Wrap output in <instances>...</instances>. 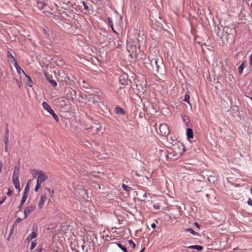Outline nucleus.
I'll return each instance as SVG.
<instances>
[{
    "mask_svg": "<svg viewBox=\"0 0 252 252\" xmlns=\"http://www.w3.org/2000/svg\"><path fill=\"white\" fill-rule=\"evenodd\" d=\"M151 63L153 69H155L157 72H159L164 67V64L162 59H154L151 61Z\"/></svg>",
    "mask_w": 252,
    "mask_h": 252,
    "instance_id": "obj_1",
    "label": "nucleus"
},
{
    "mask_svg": "<svg viewBox=\"0 0 252 252\" xmlns=\"http://www.w3.org/2000/svg\"><path fill=\"white\" fill-rule=\"evenodd\" d=\"M42 106L43 108L48 112L53 117L54 119L58 122L59 120L58 116L55 113L54 110L51 108L50 105L45 101L42 103Z\"/></svg>",
    "mask_w": 252,
    "mask_h": 252,
    "instance_id": "obj_2",
    "label": "nucleus"
},
{
    "mask_svg": "<svg viewBox=\"0 0 252 252\" xmlns=\"http://www.w3.org/2000/svg\"><path fill=\"white\" fill-rule=\"evenodd\" d=\"M20 168L18 166H15L12 176V182L13 184L18 183L19 181Z\"/></svg>",
    "mask_w": 252,
    "mask_h": 252,
    "instance_id": "obj_3",
    "label": "nucleus"
},
{
    "mask_svg": "<svg viewBox=\"0 0 252 252\" xmlns=\"http://www.w3.org/2000/svg\"><path fill=\"white\" fill-rule=\"evenodd\" d=\"M34 172H36L37 174H38V176L37 180L38 182H40V183H42L44 181L47 180L48 176L43 171H37L34 170Z\"/></svg>",
    "mask_w": 252,
    "mask_h": 252,
    "instance_id": "obj_4",
    "label": "nucleus"
},
{
    "mask_svg": "<svg viewBox=\"0 0 252 252\" xmlns=\"http://www.w3.org/2000/svg\"><path fill=\"white\" fill-rule=\"evenodd\" d=\"M159 131L161 134L163 136L168 135L169 133V129L168 126L165 124H160L159 126Z\"/></svg>",
    "mask_w": 252,
    "mask_h": 252,
    "instance_id": "obj_5",
    "label": "nucleus"
},
{
    "mask_svg": "<svg viewBox=\"0 0 252 252\" xmlns=\"http://www.w3.org/2000/svg\"><path fill=\"white\" fill-rule=\"evenodd\" d=\"M36 206L35 205L27 206L24 209V219H26L29 215L35 209Z\"/></svg>",
    "mask_w": 252,
    "mask_h": 252,
    "instance_id": "obj_6",
    "label": "nucleus"
},
{
    "mask_svg": "<svg viewBox=\"0 0 252 252\" xmlns=\"http://www.w3.org/2000/svg\"><path fill=\"white\" fill-rule=\"evenodd\" d=\"M66 96L69 99H73L76 96V91L71 88H67L65 90Z\"/></svg>",
    "mask_w": 252,
    "mask_h": 252,
    "instance_id": "obj_7",
    "label": "nucleus"
},
{
    "mask_svg": "<svg viewBox=\"0 0 252 252\" xmlns=\"http://www.w3.org/2000/svg\"><path fill=\"white\" fill-rule=\"evenodd\" d=\"M173 148V152L175 153V155H173V156L175 155H177L178 154H181L182 153V151L179 150V151H176V149H179L180 147H182L183 149L184 148V146L180 143H178L175 145H174Z\"/></svg>",
    "mask_w": 252,
    "mask_h": 252,
    "instance_id": "obj_8",
    "label": "nucleus"
},
{
    "mask_svg": "<svg viewBox=\"0 0 252 252\" xmlns=\"http://www.w3.org/2000/svg\"><path fill=\"white\" fill-rule=\"evenodd\" d=\"M46 199H47V197H46V195L43 194L41 196L40 200L38 203V206L40 209H41L43 208V205H44Z\"/></svg>",
    "mask_w": 252,
    "mask_h": 252,
    "instance_id": "obj_9",
    "label": "nucleus"
},
{
    "mask_svg": "<svg viewBox=\"0 0 252 252\" xmlns=\"http://www.w3.org/2000/svg\"><path fill=\"white\" fill-rule=\"evenodd\" d=\"M44 75L46 79L48 81L50 84L54 87H56L57 86L56 81L54 80L51 79V77L48 75L47 73H44Z\"/></svg>",
    "mask_w": 252,
    "mask_h": 252,
    "instance_id": "obj_10",
    "label": "nucleus"
},
{
    "mask_svg": "<svg viewBox=\"0 0 252 252\" xmlns=\"http://www.w3.org/2000/svg\"><path fill=\"white\" fill-rule=\"evenodd\" d=\"M36 6L40 10H44L46 6V4L44 2L37 0Z\"/></svg>",
    "mask_w": 252,
    "mask_h": 252,
    "instance_id": "obj_11",
    "label": "nucleus"
},
{
    "mask_svg": "<svg viewBox=\"0 0 252 252\" xmlns=\"http://www.w3.org/2000/svg\"><path fill=\"white\" fill-rule=\"evenodd\" d=\"M187 138L189 140H190V139L193 138V132L191 128H188L187 129Z\"/></svg>",
    "mask_w": 252,
    "mask_h": 252,
    "instance_id": "obj_12",
    "label": "nucleus"
},
{
    "mask_svg": "<svg viewBox=\"0 0 252 252\" xmlns=\"http://www.w3.org/2000/svg\"><path fill=\"white\" fill-rule=\"evenodd\" d=\"M188 248L189 249H196L199 251H202L203 249V247L202 246H199V245H192V246H189Z\"/></svg>",
    "mask_w": 252,
    "mask_h": 252,
    "instance_id": "obj_13",
    "label": "nucleus"
},
{
    "mask_svg": "<svg viewBox=\"0 0 252 252\" xmlns=\"http://www.w3.org/2000/svg\"><path fill=\"white\" fill-rule=\"evenodd\" d=\"M30 182H31V180H29L28 181V182H27V185H26V186L25 187V188L23 194H25L28 195L29 192V190H30Z\"/></svg>",
    "mask_w": 252,
    "mask_h": 252,
    "instance_id": "obj_14",
    "label": "nucleus"
},
{
    "mask_svg": "<svg viewBox=\"0 0 252 252\" xmlns=\"http://www.w3.org/2000/svg\"><path fill=\"white\" fill-rule=\"evenodd\" d=\"M107 20H108V24H109V26H110V27H111L113 32L115 33L116 34H118V32L114 29L113 24V22H112V20L111 18H110V17H108L107 18Z\"/></svg>",
    "mask_w": 252,
    "mask_h": 252,
    "instance_id": "obj_15",
    "label": "nucleus"
},
{
    "mask_svg": "<svg viewBox=\"0 0 252 252\" xmlns=\"http://www.w3.org/2000/svg\"><path fill=\"white\" fill-rule=\"evenodd\" d=\"M115 112L118 114H124L125 111L120 107L117 106L115 107Z\"/></svg>",
    "mask_w": 252,
    "mask_h": 252,
    "instance_id": "obj_16",
    "label": "nucleus"
},
{
    "mask_svg": "<svg viewBox=\"0 0 252 252\" xmlns=\"http://www.w3.org/2000/svg\"><path fill=\"white\" fill-rule=\"evenodd\" d=\"M26 75V79L27 80V85L30 87H32V85H33V82L31 79V78L29 76H28L27 74H25Z\"/></svg>",
    "mask_w": 252,
    "mask_h": 252,
    "instance_id": "obj_17",
    "label": "nucleus"
},
{
    "mask_svg": "<svg viewBox=\"0 0 252 252\" xmlns=\"http://www.w3.org/2000/svg\"><path fill=\"white\" fill-rule=\"evenodd\" d=\"M185 231L187 232H189L194 236H199V233L198 232H196L195 231H194L192 228L186 229Z\"/></svg>",
    "mask_w": 252,
    "mask_h": 252,
    "instance_id": "obj_18",
    "label": "nucleus"
},
{
    "mask_svg": "<svg viewBox=\"0 0 252 252\" xmlns=\"http://www.w3.org/2000/svg\"><path fill=\"white\" fill-rule=\"evenodd\" d=\"M81 4H82L84 6L83 10H85V13H86L87 12H89V6H88L87 3L84 1H82L81 2Z\"/></svg>",
    "mask_w": 252,
    "mask_h": 252,
    "instance_id": "obj_19",
    "label": "nucleus"
},
{
    "mask_svg": "<svg viewBox=\"0 0 252 252\" xmlns=\"http://www.w3.org/2000/svg\"><path fill=\"white\" fill-rule=\"evenodd\" d=\"M245 67V63H242L238 67L239 73L241 74L243 71V70Z\"/></svg>",
    "mask_w": 252,
    "mask_h": 252,
    "instance_id": "obj_20",
    "label": "nucleus"
},
{
    "mask_svg": "<svg viewBox=\"0 0 252 252\" xmlns=\"http://www.w3.org/2000/svg\"><path fill=\"white\" fill-rule=\"evenodd\" d=\"M136 50V46H127V51L130 52V50H131V54H130V56H132V55H133V52H134V50Z\"/></svg>",
    "mask_w": 252,
    "mask_h": 252,
    "instance_id": "obj_21",
    "label": "nucleus"
},
{
    "mask_svg": "<svg viewBox=\"0 0 252 252\" xmlns=\"http://www.w3.org/2000/svg\"><path fill=\"white\" fill-rule=\"evenodd\" d=\"M228 79L230 81H232L234 80V78L233 77V75L232 74L231 72V69H229V70H228Z\"/></svg>",
    "mask_w": 252,
    "mask_h": 252,
    "instance_id": "obj_22",
    "label": "nucleus"
},
{
    "mask_svg": "<svg viewBox=\"0 0 252 252\" xmlns=\"http://www.w3.org/2000/svg\"><path fill=\"white\" fill-rule=\"evenodd\" d=\"M119 81L122 85H126L127 84V81L125 80L124 77L123 76H120L119 78Z\"/></svg>",
    "mask_w": 252,
    "mask_h": 252,
    "instance_id": "obj_23",
    "label": "nucleus"
},
{
    "mask_svg": "<svg viewBox=\"0 0 252 252\" xmlns=\"http://www.w3.org/2000/svg\"><path fill=\"white\" fill-rule=\"evenodd\" d=\"M45 189L48 191L51 197L53 198L54 194V190L48 187H45Z\"/></svg>",
    "mask_w": 252,
    "mask_h": 252,
    "instance_id": "obj_24",
    "label": "nucleus"
},
{
    "mask_svg": "<svg viewBox=\"0 0 252 252\" xmlns=\"http://www.w3.org/2000/svg\"><path fill=\"white\" fill-rule=\"evenodd\" d=\"M183 120L186 124V125L187 126H189V123L190 120L189 119V118L186 116H185L183 118Z\"/></svg>",
    "mask_w": 252,
    "mask_h": 252,
    "instance_id": "obj_25",
    "label": "nucleus"
},
{
    "mask_svg": "<svg viewBox=\"0 0 252 252\" xmlns=\"http://www.w3.org/2000/svg\"><path fill=\"white\" fill-rule=\"evenodd\" d=\"M28 195L23 194L22 196V199L21 200V204H23L26 201V199L28 197Z\"/></svg>",
    "mask_w": 252,
    "mask_h": 252,
    "instance_id": "obj_26",
    "label": "nucleus"
},
{
    "mask_svg": "<svg viewBox=\"0 0 252 252\" xmlns=\"http://www.w3.org/2000/svg\"><path fill=\"white\" fill-rule=\"evenodd\" d=\"M42 183H40V182H38L37 180V183H36V186L34 188V191H38V189L40 188L41 187V184Z\"/></svg>",
    "mask_w": 252,
    "mask_h": 252,
    "instance_id": "obj_27",
    "label": "nucleus"
},
{
    "mask_svg": "<svg viewBox=\"0 0 252 252\" xmlns=\"http://www.w3.org/2000/svg\"><path fill=\"white\" fill-rule=\"evenodd\" d=\"M94 97H91V99H92V101L94 104H97L99 102L98 101V97L97 96L94 95Z\"/></svg>",
    "mask_w": 252,
    "mask_h": 252,
    "instance_id": "obj_28",
    "label": "nucleus"
},
{
    "mask_svg": "<svg viewBox=\"0 0 252 252\" xmlns=\"http://www.w3.org/2000/svg\"><path fill=\"white\" fill-rule=\"evenodd\" d=\"M189 98H190V96L189 94H186L185 96V98H184V100L187 102H188L189 104H190V102H189Z\"/></svg>",
    "mask_w": 252,
    "mask_h": 252,
    "instance_id": "obj_29",
    "label": "nucleus"
},
{
    "mask_svg": "<svg viewBox=\"0 0 252 252\" xmlns=\"http://www.w3.org/2000/svg\"><path fill=\"white\" fill-rule=\"evenodd\" d=\"M30 236V237H31L32 238V239H34V238H35L37 235L36 233V232H34V231H33L32 233H31L30 235H29Z\"/></svg>",
    "mask_w": 252,
    "mask_h": 252,
    "instance_id": "obj_30",
    "label": "nucleus"
},
{
    "mask_svg": "<svg viewBox=\"0 0 252 252\" xmlns=\"http://www.w3.org/2000/svg\"><path fill=\"white\" fill-rule=\"evenodd\" d=\"M16 70L19 74H21V72H23V73L24 74H26L24 71L22 69V68L20 66H18V67H17Z\"/></svg>",
    "mask_w": 252,
    "mask_h": 252,
    "instance_id": "obj_31",
    "label": "nucleus"
},
{
    "mask_svg": "<svg viewBox=\"0 0 252 252\" xmlns=\"http://www.w3.org/2000/svg\"><path fill=\"white\" fill-rule=\"evenodd\" d=\"M122 188L126 191H128L129 189H130V188L128 187L127 185L125 184L122 185Z\"/></svg>",
    "mask_w": 252,
    "mask_h": 252,
    "instance_id": "obj_32",
    "label": "nucleus"
},
{
    "mask_svg": "<svg viewBox=\"0 0 252 252\" xmlns=\"http://www.w3.org/2000/svg\"><path fill=\"white\" fill-rule=\"evenodd\" d=\"M36 245H37V244L35 241L32 242L31 245L30 250H33L36 247Z\"/></svg>",
    "mask_w": 252,
    "mask_h": 252,
    "instance_id": "obj_33",
    "label": "nucleus"
},
{
    "mask_svg": "<svg viewBox=\"0 0 252 252\" xmlns=\"http://www.w3.org/2000/svg\"><path fill=\"white\" fill-rule=\"evenodd\" d=\"M7 56L8 58L12 59V61H14V59H15V58L9 51H8Z\"/></svg>",
    "mask_w": 252,
    "mask_h": 252,
    "instance_id": "obj_34",
    "label": "nucleus"
},
{
    "mask_svg": "<svg viewBox=\"0 0 252 252\" xmlns=\"http://www.w3.org/2000/svg\"><path fill=\"white\" fill-rule=\"evenodd\" d=\"M128 242L133 249L135 248V244L132 240H128Z\"/></svg>",
    "mask_w": 252,
    "mask_h": 252,
    "instance_id": "obj_35",
    "label": "nucleus"
},
{
    "mask_svg": "<svg viewBox=\"0 0 252 252\" xmlns=\"http://www.w3.org/2000/svg\"><path fill=\"white\" fill-rule=\"evenodd\" d=\"M15 188L16 189H18V191L19 192L20 191V183L18 182V183H15L14 184Z\"/></svg>",
    "mask_w": 252,
    "mask_h": 252,
    "instance_id": "obj_36",
    "label": "nucleus"
},
{
    "mask_svg": "<svg viewBox=\"0 0 252 252\" xmlns=\"http://www.w3.org/2000/svg\"><path fill=\"white\" fill-rule=\"evenodd\" d=\"M4 145L8 144V137L7 136H4Z\"/></svg>",
    "mask_w": 252,
    "mask_h": 252,
    "instance_id": "obj_37",
    "label": "nucleus"
},
{
    "mask_svg": "<svg viewBox=\"0 0 252 252\" xmlns=\"http://www.w3.org/2000/svg\"><path fill=\"white\" fill-rule=\"evenodd\" d=\"M153 207L157 210L159 209L160 205L158 204H154Z\"/></svg>",
    "mask_w": 252,
    "mask_h": 252,
    "instance_id": "obj_38",
    "label": "nucleus"
},
{
    "mask_svg": "<svg viewBox=\"0 0 252 252\" xmlns=\"http://www.w3.org/2000/svg\"><path fill=\"white\" fill-rule=\"evenodd\" d=\"M12 193V191L9 188H8V191L7 192V195L9 196H11Z\"/></svg>",
    "mask_w": 252,
    "mask_h": 252,
    "instance_id": "obj_39",
    "label": "nucleus"
},
{
    "mask_svg": "<svg viewBox=\"0 0 252 252\" xmlns=\"http://www.w3.org/2000/svg\"><path fill=\"white\" fill-rule=\"evenodd\" d=\"M120 249L124 252H127V249L126 247H125L124 246L122 245L121 248Z\"/></svg>",
    "mask_w": 252,
    "mask_h": 252,
    "instance_id": "obj_40",
    "label": "nucleus"
},
{
    "mask_svg": "<svg viewBox=\"0 0 252 252\" xmlns=\"http://www.w3.org/2000/svg\"><path fill=\"white\" fill-rule=\"evenodd\" d=\"M13 62H14V66H15V67H16V68L17 67H18V66H20L18 65V63H17V61H16V59H14V61H13Z\"/></svg>",
    "mask_w": 252,
    "mask_h": 252,
    "instance_id": "obj_41",
    "label": "nucleus"
},
{
    "mask_svg": "<svg viewBox=\"0 0 252 252\" xmlns=\"http://www.w3.org/2000/svg\"><path fill=\"white\" fill-rule=\"evenodd\" d=\"M247 203L250 206H252V200L250 198H249V199L247 201Z\"/></svg>",
    "mask_w": 252,
    "mask_h": 252,
    "instance_id": "obj_42",
    "label": "nucleus"
},
{
    "mask_svg": "<svg viewBox=\"0 0 252 252\" xmlns=\"http://www.w3.org/2000/svg\"><path fill=\"white\" fill-rule=\"evenodd\" d=\"M9 130L8 128H6L4 133V136H7L8 137Z\"/></svg>",
    "mask_w": 252,
    "mask_h": 252,
    "instance_id": "obj_43",
    "label": "nucleus"
},
{
    "mask_svg": "<svg viewBox=\"0 0 252 252\" xmlns=\"http://www.w3.org/2000/svg\"><path fill=\"white\" fill-rule=\"evenodd\" d=\"M23 219H21L20 218H18L15 221V223H19L22 220H23Z\"/></svg>",
    "mask_w": 252,
    "mask_h": 252,
    "instance_id": "obj_44",
    "label": "nucleus"
},
{
    "mask_svg": "<svg viewBox=\"0 0 252 252\" xmlns=\"http://www.w3.org/2000/svg\"><path fill=\"white\" fill-rule=\"evenodd\" d=\"M6 197V196H4L2 198V199L0 201V205H1L5 200Z\"/></svg>",
    "mask_w": 252,
    "mask_h": 252,
    "instance_id": "obj_45",
    "label": "nucleus"
},
{
    "mask_svg": "<svg viewBox=\"0 0 252 252\" xmlns=\"http://www.w3.org/2000/svg\"><path fill=\"white\" fill-rule=\"evenodd\" d=\"M32 240V238L31 237H30L29 235H28V236L27 237V239H26V241L28 242H30V241H31Z\"/></svg>",
    "mask_w": 252,
    "mask_h": 252,
    "instance_id": "obj_46",
    "label": "nucleus"
},
{
    "mask_svg": "<svg viewBox=\"0 0 252 252\" xmlns=\"http://www.w3.org/2000/svg\"><path fill=\"white\" fill-rule=\"evenodd\" d=\"M3 165L2 162L1 161H0V173L2 171V168L3 167Z\"/></svg>",
    "mask_w": 252,
    "mask_h": 252,
    "instance_id": "obj_47",
    "label": "nucleus"
},
{
    "mask_svg": "<svg viewBox=\"0 0 252 252\" xmlns=\"http://www.w3.org/2000/svg\"><path fill=\"white\" fill-rule=\"evenodd\" d=\"M16 83H17V85L20 87H21V82H20L19 80H18V79H16Z\"/></svg>",
    "mask_w": 252,
    "mask_h": 252,
    "instance_id": "obj_48",
    "label": "nucleus"
},
{
    "mask_svg": "<svg viewBox=\"0 0 252 252\" xmlns=\"http://www.w3.org/2000/svg\"><path fill=\"white\" fill-rule=\"evenodd\" d=\"M250 65L252 64V54L250 56Z\"/></svg>",
    "mask_w": 252,
    "mask_h": 252,
    "instance_id": "obj_49",
    "label": "nucleus"
},
{
    "mask_svg": "<svg viewBox=\"0 0 252 252\" xmlns=\"http://www.w3.org/2000/svg\"><path fill=\"white\" fill-rule=\"evenodd\" d=\"M8 149V144L5 145L4 149L5 152H7Z\"/></svg>",
    "mask_w": 252,
    "mask_h": 252,
    "instance_id": "obj_50",
    "label": "nucleus"
},
{
    "mask_svg": "<svg viewBox=\"0 0 252 252\" xmlns=\"http://www.w3.org/2000/svg\"><path fill=\"white\" fill-rule=\"evenodd\" d=\"M32 173L34 177H35L37 175H38V174H37L36 172H34V170H33Z\"/></svg>",
    "mask_w": 252,
    "mask_h": 252,
    "instance_id": "obj_51",
    "label": "nucleus"
},
{
    "mask_svg": "<svg viewBox=\"0 0 252 252\" xmlns=\"http://www.w3.org/2000/svg\"><path fill=\"white\" fill-rule=\"evenodd\" d=\"M151 226L153 228H156V224H155V223H152V224H151Z\"/></svg>",
    "mask_w": 252,
    "mask_h": 252,
    "instance_id": "obj_52",
    "label": "nucleus"
},
{
    "mask_svg": "<svg viewBox=\"0 0 252 252\" xmlns=\"http://www.w3.org/2000/svg\"><path fill=\"white\" fill-rule=\"evenodd\" d=\"M194 225L198 228L199 229L200 225L197 222H194Z\"/></svg>",
    "mask_w": 252,
    "mask_h": 252,
    "instance_id": "obj_53",
    "label": "nucleus"
},
{
    "mask_svg": "<svg viewBox=\"0 0 252 252\" xmlns=\"http://www.w3.org/2000/svg\"><path fill=\"white\" fill-rule=\"evenodd\" d=\"M42 250L43 248L41 247L38 249L37 252H42Z\"/></svg>",
    "mask_w": 252,
    "mask_h": 252,
    "instance_id": "obj_54",
    "label": "nucleus"
},
{
    "mask_svg": "<svg viewBox=\"0 0 252 252\" xmlns=\"http://www.w3.org/2000/svg\"><path fill=\"white\" fill-rule=\"evenodd\" d=\"M189 252L188 250H180V252Z\"/></svg>",
    "mask_w": 252,
    "mask_h": 252,
    "instance_id": "obj_55",
    "label": "nucleus"
},
{
    "mask_svg": "<svg viewBox=\"0 0 252 252\" xmlns=\"http://www.w3.org/2000/svg\"><path fill=\"white\" fill-rule=\"evenodd\" d=\"M81 247H82V249L83 252H86V251H85V246L83 245H82Z\"/></svg>",
    "mask_w": 252,
    "mask_h": 252,
    "instance_id": "obj_56",
    "label": "nucleus"
},
{
    "mask_svg": "<svg viewBox=\"0 0 252 252\" xmlns=\"http://www.w3.org/2000/svg\"><path fill=\"white\" fill-rule=\"evenodd\" d=\"M116 244L117 245V246L120 249V248H121L122 245L120 243H116Z\"/></svg>",
    "mask_w": 252,
    "mask_h": 252,
    "instance_id": "obj_57",
    "label": "nucleus"
},
{
    "mask_svg": "<svg viewBox=\"0 0 252 252\" xmlns=\"http://www.w3.org/2000/svg\"><path fill=\"white\" fill-rule=\"evenodd\" d=\"M23 204H21V203H20V205L18 207V208L20 210L22 208Z\"/></svg>",
    "mask_w": 252,
    "mask_h": 252,
    "instance_id": "obj_58",
    "label": "nucleus"
},
{
    "mask_svg": "<svg viewBox=\"0 0 252 252\" xmlns=\"http://www.w3.org/2000/svg\"><path fill=\"white\" fill-rule=\"evenodd\" d=\"M145 250V248H143L141 250V251L139 252H143Z\"/></svg>",
    "mask_w": 252,
    "mask_h": 252,
    "instance_id": "obj_59",
    "label": "nucleus"
},
{
    "mask_svg": "<svg viewBox=\"0 0 252 252\" xmlns=\"http://www.w3.org/2000/svg\"><path fill=\"white\" fill-rule=\"evenodd\" d=\"M143 197L144 198H147V195L146 193H144V194H143Z\"/></svg>",
    "mask_w": 252,
    "mask_h": 252,
    "instance_id": "obj_60",
    "label": "nucleus"
},
{
    "mask_svg": "<svg viewBox=\"0 0 252 252\" xmlns=\"http://www.w3.org/2000/svg\"><path fill=\"white\" fill-rule=\"evenodd\" d=\"M83 88H86V89H87V88H89V87H88V86H85V85H84V86H83Z\"/></svg>",
    "mask_w": 252,
    "mask_h": 252,
    "instance_id": "obj_61",
    "label": "nucleus"
},
{
    "mask_svg": "<svg viewBox=\"0 0 252 252\" xmlns=\"http://www.w3.org/2000/svg\"><path fill=\"white\" fill-rule=\"evenodd\" d=\"M171 152H169V153H168V157H169V155H171Z\"/></svg>",
    "mask_w": 252,
    "mask_h": 252,
    "instance_id": "obj_62",
    "label": "nucleus"
},
{
    "mask_svg": "<svg viewBox=\"0 0 252 252\" xmlns=\"http://www.w3.org/2000/svg\"><path fill=\"white\" fill-rule=\"evenodd\" d=\"M251 192L252 194V188L251 189Z\"/></svg>",
    "mask_w": 252,
    "mask_h": 252,
    "instance_id": "obj_63",
    "label": "nucleus"
},
{
    "mask_svg": "<svg viewBox=\"0 0 252 252\" xmlns=\"http://www.w3.org/2000/svg\"><path fill=\"white\" fill-rule=\"evenodd\" d=\"M251 8H252V4H251Z\"/></svg>",
    "mask_w": 252,
    "mask_h": 252,
    "instance_id": "obj_64",
    "label": "nucleus"
}]
</instances>
